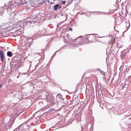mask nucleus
Masks as SVG:
<instances>
[{
	"label": "nucleus",
	"instance_id": "nucleus-29",
	"mask_svg": "<svg viewBox=\"0 0 131 131\" xmlns=\"http://www.w3.org/2000/svg\"><path fill=\"white\" fill-rule=\"evenodd\" d=\"M81 128H83V127H82Z\"/></svg>",
	"mask_w": 131,
	"mask_h": 131
},
{
	"label": "nucleus",
	"instance_id": "nucleus-28",
	"mask_svg": "<svg viewBox=\"0 0 131 131\" xmlns=\"http://www.w3.org/2000/svg\"><path fill=\"white\" fill-rule=\"evenodd\" d=\"M61 6H59L58 9H61Z\"/></svg>",
	"mask_w": 131,
	"mask_h": 131
},
{
	"label": "nucleus",
	"instance_id": "nucleus-1",
	"mask_svg": "<svg viewBox=\"0 0 131 131\" xmlns=\"http://www.w3.org/2000/svg\"><path fill=\"white\" fill-rule=\"evenodd\" d=\"M25 4V0H12L11 1H9L8 4L7 6H4L3 7L1 8L0 10V15L1 16H3L4 11L6 9L7 12H11L12 11V8H14V7H17V6L20 5V4Z\"/></svg>",
	"mask_w": 131,
	"mask_h": 131
},
{
	"label": "nucleus",
	"instance_id": "nucleus-16",
	"mask_svg": "<svg viewBox=\"0 0 131 131\" xmlns=\"http://www.w3.org/2000/svg\"><path fill=\"white\" fill-rule=\"evenodd\" d=\"M21 92L20 91H17V92H15V91H14L13 93H12V94H21Z\"/></svg>",
	"mask_w": 131,
	"mask_h": 131
},
{
	"label": "nucleus",
	"instance_id": "nucleus-7",
	"mask_svg": "<svg viewBox=\"0 0 131 131\" xmlns=\"http://www.w3.org/2000/svg\"><path fill=\"white\" fill-rule=\"evenodd\" d=\"M47 33V30L45 29H43L41 31H40V34L41 35H43L44 36L47 35H46Z\"/></svg>",
	"mask_w": 131,
	"mask_h": 131
},
{
	"label": "nucleus",
	"instance_id": "nucleus-25",
	"mask_svg": "<svg viewBox=\"0 0 131 131\" xmlns=\"http://www.w3.org/2000/svg\"><path fill=\"white\" fill-rule=\"evenodd\" d=\"M2 88H3V84H0V89Z\"/></svg>",
	"mask_w": 131,
	"mask_h": 131
},
{
	"label": "nucleus",
	"instance_id": "nucleus-5",
	"mask_svg": "<svg viewBox=\"0 0 131 131\" xmlns=\"http://www.w3.org/2000/svg\"><path fill=\"white\" fill-rule=\"evenodd\" d=\"M93 38H94V36L91 34H89L84 36L81 39H82L83 42L88 43L89 41H92V40H93Z\"/></svg>",
	"mask_w": 131,
	"mask_h": 131
},
{
	"label": "nucleus",
	"instance_id": "nucleus-21",
	"mask_svg": "<svg viewBox=\"0 0 131 131\" xmlns=\"http://www.w3.org/2000/svg\"><path fill=\"white\" fill-rule=\"evenodd\" d=\"M54 57H55V56L53 55L52 57V58H51L50 61H52V60L53 59H54Z\"/></svg>",
	"mask_w": 131,
	"mask_h": 131
},
{
	"label": "nucleus",
	"instance_id": "nucleus-2",
	"mask_svg": "<svg viewBox=\"0 0 131 131\" xmlns=\"http://www.w3.org/2000/svg\"><path fill=\"white\" fill-rule=\"evenodd\" d=\"M27 123H28V121H26L24 123V124L23 125L24 127L22 126H20L14 131H23V128L26 131L31 130V129L30 128V126L27 125Z\"/></svg>",
	"mask_w": 131,
	"mask_h": 131
},
{
	"label": "nucleus",
	"instance_id": "nucleus-19",
	"mask_svg": "<svg viewBox=\"0 0 131 131\" xmlns=\"http://www.w3.org/2000/svg\"><path fill=\"white\" fill-rule=\"evenodd\" d=\"M61 2H62V5H65V4H66V1H62Z\"/></svg>",
	"mask_w": 131,
	"mask_h": 131
},
{
	"label": "nucleus",
	"instance_id": "nucleus-14",
	"mask_svg": "<svg viewBox=\"0 0 131 131\" xmlns=\"http://www.w3.org/2000/svg\"><path fill=\"white\" fill-rule=\"evenodd\" d=\"M59 7V4H57L54 6V10L57 11L58 10V8Z\"/></svg>",
	"mask_w": 131,
	"mask_h": 131
},
{
	"label": "nucleus",
	"instance_id": "nucleus-26",
	"mask_svg": "<svg viewBox=\"0 0 131 131\" xmlns=\"http://www.w3.org/2000/svg\"><path fill=\"white\" fill-rule=\"evenodd\" d=\"M100 13H101V14H106V13H105L104 12H98V14H100Z\"/></svg>",
	"mask_w": 131,
	"mask_h": 131
},
{
	"label": "nucleus",
	"instance_id": "nucleus-18",
	"mask_svg": "<svg viewBox=\"0 0 131 131\" xmlns=\"http://www.w3.org/2000/svg\"><path fill=\"white\" fill-rule=\"evenodd\" d=\"M101 74H102V75H103V76H105L106 75V73H105V72L104 71L101 73Z\"/></svg>",
	"mask_w": 131,
	"mask_h": 131
},
{
	"label": "nucleus",
	"instance_id": "nucleus-23",
	"mask_svg": "<svg viewBox=\"0 0 131 131\" xmlns=\"http://www.w3.org/2000/svg\"><path fill=\"white\" fill-rule=\"evenodd\" d=\"M69 30H70V31H72V30H73L72 28H70L69 29Z\"/></svg>",
	"mask_w": 131,
	"mask_h": 131
},
{
	"label": "nucleus",
	"instance_id": "nucleus-12",
	"mask_svg": "<svg viewBox=\"0 0 131 131\" xmlns=\"http://www.w3.org/2000/svg\"><path fill=\"white\" fill-rule=\"evenodd\" d=\"M49 101L51 102V103H55V98L53 96H52Z\"/></svg>",
	"mask_w": 131,
	"mask_h": 131
},
{
	"label": "nucleus",
	"instance_id": "nucleus-22",
	"mask_svg": "<svg viewBox=\"0 0 131 131\" xmlns=\"http://www.w3.org/2000/svg\"><path fill=\"white\" fill-rule=\"evenodd\" d=\"M118 17L121 19V14H119V16H118Z\"/></svg>",
	"mask_w": 131,
	"mask_h": 131
},
{
	"label": "nucleus",
	"instance_id": "nucleus-4",
	"mask_svg": "<svg viewBox=\"0 0 131 131\" xmlns=\"http://www.w3.org/2000/svg\"><path fill=\"white\" fill-rule=\"evenodd\" d=\"M20 14H19V13H18V11H14L12 13H10V16L11 17V18L10 19L9 21L8 22V24H12V23H13V21H14V19H16V18H17V17H18Z\"/></svg>",
	"mask_w": 131,
	"mask_h": 131
},
{
	"label": "nucleus",
	"instance_id": "nucleus-3",
	"mask_svg": "<svg viewBox=\"0 0 131 131\" xmlns=\"http://www.w3.org/2000/svg\"><path fill=\"white\" fill-rule=\"evenodd\" d=\"M24 26V24H23V21H19L17 22L16 24L12 23V25L10 26L7 27L6 28L8 29V30H11V29H15V28H19V27H21V26Z\"/></svg>",
	"mask_w": 131,
	"mask_h": 131
},
{
	"label": "nucleus",
	"instance_id": "nucleus-6",
	"mask_svg": "<svg viewBox=\"0 0 131 131\" xmlns=\"http://www.w3.org/2000/svg\"><path fill=\"white\" fill-rule=\"evenodd\" d=\"M0 59L2 61V62H4V51L0 50Z\"/></svg>",
	"mask_w": 131,
	"mask_h": 131
},
{
	"label": "nucleus",
	"instance_id": "nucleus-27",
	"mask_svg": "<svg viewBox=\"0 0 131 131\" xmlns=\"http://www.w3.org/2000/svg\"><path fill=\"white\" fill-rule=\"evenodd\" d=\"M57 51H56L54 54L53 56H56V53H57Z\"/></svg>",
	"mask_w": 131,
	"mask_h": 131
},
{
	"label": "nucleus",
	"instance_id": "nucleus-11",
	"mask_svg": "<svg viewBox=\"0 0 131 131\" xmlns=\"http://www.w3.org/2000/svg\"><path fill=\"white\" fill-rule=\"evenodd\" d=\"M80 38H81V37H79L77 38L75 41H73V42H75L74 45H79V43L78 42V41L77 40H78V39H79Z\"/></svg>",
	"mask_w": 131,
	"mask_h": 131
},
{
	"label": "nucleus",
	"instance_id": "nucleus-10",
	"mask_svg": "<svg viewBox=\"0 0 131 131\" xmlns=\"http://www.w3.org/2000/svg\"><path fill=\"white\" fill-rule=\"evenodd\" d=\"M7 56L8 57H13V53H12V52L11 51H8L7 52Z\"/></svg>",
	"mask_w": 131,
	"mask_h": 131
},
{
	"label": "nucleus",
	"instance_id": "nucleus-13",
	"mask_svg": "<svg viewBox=\"0 0 131 131\" xmlns=\"http://www.w3.org/2000/svg\"><path fill=\"white\" fill-rule=\"evenodd\" d=\"M59 98V99H60V100H63V96H62V95H61V94H59L57 95V98Z\"/></svg>",
	"mask_w": 131,
	"mask_h": 131
},
{
	"label": "nucleus",
	"instance_id": "nucleus-20",
	"mask_svg": "<svg viewBox=\"0 0 131 131\" xmlns=\"http://www.w3.org/2000/svg\"><path fill=\"white\" fill-rule=\"evenodd\" d=\"M98 71H99V72H100V73H102L103 71L101 70V69H98Z\"/></svg>",
	"mask_w": 131,
	"mask_h": 131
},
{
	"label": "nucleus",
	"instance_id": "nucleus-17",
	"mask_svg": "<svg viewBox=\"0 0 131 131\" xmlns=\"http://www.w3.org/2000/svg\"><path fill=\"white\" fill-rule=\"evenodd\" d=\"M80 115H81V114H78V113H76V114H75L76 117H77V116H80Z\"/></svg>",
	"mask_w": 131,
	"mask_h": 131
},
{
	"label": "nucleus",
	"instance_id": "nucleus-15",
	"mask_svg": "<svg viewBox=\"0 0 131 131\" xmlns=\"http://www.w3.org/2000/svg\"><path fill=\"white\" fill-rule=\"evenodd\" d=\"M123 47V45H120L119 43H118L117 48H119V49H121V48Z\"/></svg>",
	"mask_w": 131,
	"mask_h": 131
},
{
	"label": "nucleus",
	"instance_id": "nucleus-24",
	"mask_svg": "<svg viewBox=\"0 0 131 131\" xmlns=\"http://www.w3.org/2000/svg\"><path fill=\"white\" fill-rule=\"evenodd\" d=\"M105 79H106V78L105 77V76H104L103 77V80H105Z\"/></svg>",
	"mask_w": 131,
	"mask_h": 131
},
{
	"label": "nucleus",
	"instance_id": "nucleus-8",
	"mask_svg": "<svg viewBox=\"0 0 131 131\" xmlns=\"http://www.w3.org/2000/svg\"><path fill=\"white\" fill-rule=\"evenodd\" d=\"M125 56H126V52H125V51H122L121 54V59H123V58H124V57H125Z\"/></svg>",
	"mask_w": 131,
	"mask_h": 131
},
{
	"label": "nucleus",
	"instance_id": "nucleus-9",
	"mask_svg": "<svg viewBox=\"0 0 131 131\" xmlns=\"http://www.w3.org/2000/svg\"><path fill=\"white\" fill-rule=\"evenodd\" d=\"M25 4H28V5H30L31 4V3H33V2L34 0H25Z\"/></svg>",
	"mask_w": 131,
	"mask_h": 131
}]
</instances>
